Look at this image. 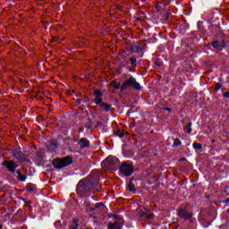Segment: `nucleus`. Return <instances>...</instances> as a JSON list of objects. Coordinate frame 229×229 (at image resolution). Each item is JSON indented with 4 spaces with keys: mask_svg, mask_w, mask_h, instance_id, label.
I'll use <instances>...</instances> for the list:
<instances>
[{
    "mask_svg": "<svg viewBox=\"0 0 229 229\" xmlns=\"http://www.w3.org/2000/svg\"><path fill=\"white\" fill-rule=\"evenodd\" d=\"M93 185L90 180L81 181L77 185V192H79V194H87V192L92 189Z\"/></svg>",
    "mask_w": 229,
    "mask_h": 229,
    "instance_id": "nucleus-1",
    "label": "nucleus"
},
{
    "mask_svg": "<svg viewBox=\"0 0 229 229\" xmlns=\"http://www.w3.org/2000/svg\"><path fill=\"white\" fill-rule=\"evenodd\" d=\"M131 87V89H135V90H140L141 87L139 82L135 80V78H129L121 87V91L126 90V89Z\"/></svg>",
    "mask_w": 229,
    "mask_h": 229,
    "instance_id": "nucleus-2",
    "label": "nucleus"
},
{
    "mask_svg": "<svg viewBox=\"0 0 229 229\" xmlns=\"http://www.w3.org/2000/svg\"><path fill=\"white\" fill-rule=\"evenodd\" d=\"M71 164H72V157L69 156L64 157L63 159H55L53 162L54 167H55V169H62V167H67V165H71Z\"/></svg>",
    "mask_w": 229,
    "mask_h": 229,
    "instance_id": "nucleus-3",
    "label": "nucleus"
},
{
    "mask_svg": "<svg viewBox=\"0 0 229 229\" xmlns=\"http://www.w3.org/2000/svg\"><path fill=\"white\" fill-rule=\"evenodd\" d=\"M119 161L117 160V158L108 157L102 162V167H106V169H109V171H112V169H115V167H117Z\"/></svg>",
    "mask_w": 229,
    "mask_h": 229,
    "instance_id": "nucleus-4",
    "label": "nucleus"
},
{
    "mask_svg": "<svg viewBox=\"0 0 229 229\" xmlns=\"http://www.w3.org/2000/svg\"><path fill=\"white\" fill-rule=\"evenodd\" d=\"M120 172L122 174H124V176H131V174H133V166L124 163L120 166Z\"/></svg>",
    "mask_w": 229,
    "mask_h": 229,
    "instance_id": "nucleus-5",
    "label": "nucleus"
},
{
    "mask_svg": "<svg viewBox=\"0 0 229 229\" xmlns=\"http://www.w3.org/2000/svg\"><path fill=\"white\" fill-rule=\"evenodd\" d=\"M146 47V40H141L136 46L131 47V51L133 53H142Z\"/></svg>",
    "mask_w": 229,
    "mask_h": 229,
    "instance_id": "nucleus-6",
    "label": "nucleus"
},
{
    "mask_svg": "<svg viewBox=\"0 0 229 229\" xmlns=\"http://www.w3.org/2000/svg\"><path fill=\"white\" fill-rule=\"evenodd\" d=\"M178 216L182 219H191V217H192V213H189V211H187V208H185L179 209Z\"/></svg>",
    "mask_w": 229,
    "mask_h": 229,
    "instance_id": "nucleus-7",
    "label": "nucleus"
},
{
    "mask_svg": "<svg viewBox=\"0 0 229 229\" xmlns=\"http://www.w3.org/2000/svg\"><path fill=\"white\" fill-rule=\"evenodd\" d=\"M2 165H5L10 173H15V169H17V165L13 161H4Z\"/></svg>",
    "mask_w": 229,
    "mask_h": 229,
    "instance_id": "nucleus-8",
    "label": "nucleus"
},
{
    "mask_svg": "<svg viewBox=\"0 0 229 229\" xmlns=\"http://www.w3.org/2000/svg\"><path fill=\"white\" fill-rule=\"evenodd\" d=\"M94 96H95V99L93 100L94 103L96 105H101V101H103V93L101 92V90L99 89H96L94 92H93Z\"/></svg>",
    "mask_w": 229,
    "mask_h": 229,
    "instance_id": "nucleus-9",
    "label": "nucleus"
},
{
    "mask_svg": "<svg viewBox=\"0 0 229 229\" xmlns=\"http://www.w3.org/2000/svg\"><path fill=\"white\" fill-rule=\"evenodd\" d=\"M139 216L140 217H143L144 219H148V220L153 219V217L155 216V215L149 214L147 208H143L140 210Z\"/></svg>",
    "mask_w": 229,
    "mask_h": 229,
    "instance_id": "nucleus-10",
    "label": "nucleus"
},
{
    "mask_svg": "<svg viewBox=\"0 0 229 229\" xmlns=\"http://www.w3.org/2000/svg\"><path fill=\"white\" fill-rule=\"evenodd\" d=\"M13 157L19 160V162H26V157H24V154L19 150H13Z\"/></svg>",
    "mask_w": 229,
    "mask_h": 229,
    "instance_id": "nucleus-11",
    "label": "nucleus"
},
{
    "mask_svg": "<svg viewBox=\"0 0 229 229\" xmlns=\"http://www.w3.org/2000/svg\"><path fill=\"white\" fill-rule=\"evenodd\" d=\"M114 218H115V222L114 224H108V228L109 229H121V227H119L117 225H118L117 221L121 220V216L116 215V216H114Z\"/></svg>",
    "mask_w": 229,
    "mask_h": 229,
    "instance_id": "nucleus-12",
    "label": "nucleus"
},
{
    "mask_svg": "<svg viewBox=\"0 0 229 229\" xmlns=\"http://www.w3.org/2000/svg\"><path fill=\"white\" fill-rule=\"evenodd\" d=\"M79 145L81 146V149H85V148H89V146H90V142H89V140L82 138L80 140Z\"/></svg>",
    "mask_w": 229,
    "mask_h": 229,
    "instance_id": "nucleus-13",
    "label": "nucleus"
},
{
    "mask_svg": "<svg viewBox=\"0 0 229 229\" xmlns=\"http://www.w3.org/2000/svg\"><path fill=\"white\" fill-rule=\"evenodd\" d=\"M212 46H213V47H215V49H219V50H221V49H223V47H225V42H223V41H213L212 42Z\"/></svg>",
    "mask_w": 229,
    "mask_h": 229,
    "instance_id": "nucleus-14",
    "label": "nucleus"
},
{
    "mask_svg": "<svg viewBox=\"0 0 229 229\" xmlns=\"http://www.w3.org/2000/svg\"><path fill=\"white\" fill-rule=\"evenodd\" d=\"M99 105L100 107H102V110H105L106 112H110V108H112V106L103 102V100H101L100 104H97Z\"/></svg>",
    "mask_w": 229,
    "mask_h": 229,
    "instance_id": "nucleus-15",
    "label": "nucleus"
},
{
    "mask_svg": "<svg viewBox=\"0 0 229 229\" xmlns=\"http://www.w3.org/2000/svg\"><path fill=\"white\" fill-rule=\"evenodd\" d=\"M127 189L130 191V192L137 191V189H135V184H133V178L130 180Z\"/></svg>",
    "mask_w": 229,
    "mask_h": 229,
    "instance_id": "nucleus-16",
    "label": "nucleus"
},
{
    "mask_svg": "<svg viewBox=\"0 0 229 229\" xmlns=\"http://www.w3.org/2000/svg\"><path fill=\"white\" fill-rule=\"evenodd\" d=\"M94 125V123H92L91 119H88V122L86 123V128L90 129Z\"/></svg>",
    "mask_w": 229,
    "mask_h": 229,
    "instance_id": "nucleus-17",
    "label": "nucleus"
},
{
    "mask_svg": "<svg viewBox=\"0 0 229 229\" xmlns=\"http://www.w3.org/2000/svg\"><path fill=\"white\" fill-rule=\"evenodd\" d=\"M115 83H116V81H111L110 85H111V87H114L116 90H119V89H121V87Z\"/></svg>",
    "mask_w": 229,
    "mask_h": 229,
    "instance_id": "nucleus-18",
    "label": "nucleus"
},
{
    "mask_svg": "<svg viewBox=\"0 0 229 229\" xmlns=\"http://www.w3.org/2000/svg\"><path fill=\"white\" fill-rule=\"evenodd\" d=\"M71 229H78V220L73 218V224L71 226Z\"/></svg>",
    "mask_w": 229,
    "mask_h": 229,
    "instance_id": "nucleus-19",
    "label": "nucleus"
},
{
    "mask_svg": "<svg viewBox=\"0 0 229 229\" xmlns=\"http://www.w3.org/2000/svg\"><path fill=\"white\" fill-rule=\"evenodd\" d=\"M176 146H182V141H180L178 139H175L174 141V148H176Z\"/></svg>",
    "mask_w": 229,
    "mask_h": 229,
    "instance_id": "nucleus-20",
    "label": "nucleus"
},
{
    "mask_svg": "<svg viewBox=\"0 0 229 229\" xmlns=\"http://www.w3.org/2000/svg\"><path fill=\"white\" fill-rule=\"evenodd\" d=\"M202 146L199 143H193V148L194 149H201Z\"/></svg>",
    "mask_w": 229,
    "mask_h": 229,
    "instance_id": "nucleus-21",
    "label": "nucleus"
},
{
    "mask_svg": "<svg viewBox=\"0 0 229 229\" xmlns=\"http://www.w3.org/2000/svg\"><path fill=\"white\" fill-rule=\"evenodd\" d=\"M115 134L117 137H120V139H123L124 137V133L122 132L121 131H117Z\"/></svg>",
    "mask_w": 229,
    "mask_h": 229,
    "instance_id": "nucleus-22",
    "label": "nucleus"
},
{
    "mask_svg": "<svg viewBox=\"0 0 229 229\" xmlns=\"http://www.w3.org/2000/svg\"><path fill=\"white\" fill-rule=\"evenodd\" d=\"M36 157L38 160H42V158H44V154L42 152H38Z\"/></svg>",
    "mask_w": 229,
    "mask_h": 229,
    "instance_id": "nucleus-23",
    "label": "nucleus"
},
{
    "mask_svg": "<svg viewBox=\"0 0 229 229\" xmlns=\"http://www.w3.org/2000/svg\"><path fill=\"white\" fill-rule=\"evenodd\" d=\"M130 61H131V65H135V64H137V58L135 57H131Z\"/></svg>",
    "mask_w": 229,
    "mask_h": 229,
    "instance_id": "nucleus-24",
    "label": "nucleus"
},
{
    "mask_svg": "<svg viewBox=\"0 0 229 229\" xmlns=\"http://www.w3.org/2000/svg\"><path fill=\"white\" fill-rule=\"evenodd\" d=\"M99 207H103V203L95 204V207L91 208V210H96V208H99Z\"/></svg>",
    "mask_w": 229,
    "mask_h": 229,
    "instance_id": "nucleus-25",
    "label": "nucleus"
},
{
    "mask_svg": "<svg viewBox=\"0 0 229 229\" xmlns=\"http://www.w3.org/2000/svg\"><path fill=\"white\" fill-rule=\"evenodd\" d=\"M18 180H20V182H26V175H20L18 176Z\"/></svg>",
    "mask_w": 229,
    "mask_h": 229,
    "instance_id": "nucleus-26",
    "label": "nucleus"
},
{
    "mask_svg": "<svg viewBox=\"0 0 229 229\" xmlns=\"http://www.w3.org/2000/svg\"><path fill=\"white\" fill-rule=\"evenodd\" d=\"M27 191H29V192H33L35 191V189L33 187H31V185H28L26 187Z\"/></svg>",
    "mask_w": 229,
    "mask_h": 229,
    "instance_id": "nucleus-27",
    "label": "nucleus"
},
{
    "mask_svg": "<svg viewBox=\"0 0 229 229\" xmlns=\"http://www.w3.org/2000/svg\"><path fill=\"white\" fill-rule=\"evenodd\" d=\"M51 144H52L53 148H58V142L56 140H52Z\"/></svg>",
    "mask_w": 229,
    "mask_h": 229,
    "instance_id": "nucleus-28",
    "label": "nucleus"
},
{
    "mask_svg": "<svg viewBox=\"0 0 229 229\" xmlns=\"http://www.w3.org/2000/svg\"><path fill=\"white\" fill-rule=\"evenodd\" d=\"M221 87H223V85H221V83H216L215 89H216V90H219V89H221Z\"/></svg>",
    "mask_w": 229,
    "mask_h": 229,
    "instance_id": "nucleus-29",
    "label": "nucleus"
},
{
    "mask_svg": "<svg viewBox=\"0 0 229 229\" xmlns=\"http://www.w3.org/2000/svg\"><path fill=\"white\" fill-rule=\"evenodd\" d=\"M16 174H18V176H21V175H22V173L21 172V170H17Z\"/></svg>",
    "mask_w": 229,
    "mask_h": 229,
    "instance_id": "nucleus-30",
    "label": "nucleus"
},
{
    "mask_svg": "<svg viewBox=\"0 0 229 229\" xmlns=\"http://www.w3.org/2000/svg\"><path fill=\"white\" fill-rule=\"evenodd\" d=\"M224 97H225V98H229V92L224 93Z\"/></svg>",
    "mask_w": 229,
    "mask_h": 229,
    "instance_id": "nucleus-31",
    "label": "nucleus"
},
{
    "mask_svg": "<svg viewBox=\"0 0 229 229\" xmlns=\"http://www.w3.org/2000/svg\"><path fill=\"white\" fill-rule=\"evenodd\" d=\"M76 103H78L80 105L81 103V99L77 98Z\"/></svg>",
    "mask_w": 229,
    "mask_h": 229,
    "instance_id": "nucleus-32",
    "label": "nucleus"
},
{
    "mask_svg": "<svg viewBox=\"0 0 229 229\" xmlns=\"http://www.w3.org/2000/svg\"><path fill=\"white\" fill-rule=\"evenodd\" d=\"M192 131V129L191 128H189L188 130H187V133H191Z\"/></svg>",
    "mask_w": 229,
    "mask_h": 229,
    "instance_id": "nucleus-33",
    "label": "nucleus"
},
{
    "mask_svg": "<svg viewBox=\"0 0 229 229\" xmlns=\"http://www.w3.org/2000/svg\"><path fill=\"white\" fill-rule=\"evenodd\" d=\"M165 110H167V112H171V108H169V107H165Z\"/></svg>",
    "mask_w": 229,
    "mask_h": 229,
    "instance_id": "nucleus-34",
    "label": "nucleus"
},
{
    "mask_svg": "<svg viewBox=\"0 0 229 229\" xmlns=\"http://www.w3.org/2000/svg\"><path fill=\"white\" fill-rule=\"evenodd\" d=\"M169 15H170L169 13L166 14L165 21H167V19H169Z\"/></svg>",
    "mask_w": 229,
    "mask_h": 229,
    "instance_id": "nucleus-35",
    "label": "nucleus"
},
{
    "mask_svg": "<svg viewBox=\"0 0 229 229\" xmlns=\"http://www.w3.org/2000/svg\"><path fill=\"white\" fill-rule=\"evenodd\" d=\"M191 126H192V123L190 122V123H188V127L191 128Z\"/></svg>",
    "mask_w": 229,
    "mask_h": 229,
    "instance_id": "nucleus-36",
    "label": "nucleus"
},
{
    "mask_svg": "<svg viewBox=\"0 0 229 229\" xmlns=\"http://www.w3.org/2000/svg\"><path fill=\"white\" fill-rule=\"evenodd\" d=\"M157 67H160L162 65V64L157 63Z\"/></svg>",
    "mask_w": 229,
    "mask_h": 229,
    "instance_id": "nucleus-37",
    "label": "nucleus"
},
{
    "mask_svg": "<svg viewBox=\"0 0 229 229\" xmlns=\"http://www.w3.org/2000/svg\"><path fill=\"white\" fill-rule=\"evenodd\" d=\"M225 203H229V199H226L225 200Z\"/></svg>",
    "mask_w": 229,
    "mask_h": 229,
    "instance_id": "nucleus-38",
    "label": "nucleus"
},
{
    "mask_svg": "<svg viewBox=\"0 0 229 229\" xmlns=\"http://www.w3.org/2000/svg\"><path fill=\"white\" fill-rule=\"evenodd\" d=\"M98 126H101V123L100 122H98Z\"/></svg>",
    "mask_w": 229,
    "mask_h": 229,
    "instance_id": "nucleus-39",
    "label": "nucleus"
},
{
    "mask_svg": "<svg viewBox=\"0 0 229 229\" xmlns=\"http://www.w3.org/2000/svg\"><path fill=\"white\" fill-rule=\"evenodd\" d=\"M0 229H3V225H0Z\"/></svg>",
    "mask_w": 229,
    "mask_h": 229,
    "instance_id": "nucleus-40",
    "label": "nucleus"
},
{
    "mask_svg": "<svg viewBox=\"0 0 229 229\" xmlns=\"http://www.w3.org/2000/svg\"><path fill=\"white\" fill-rule=\"evenodd\" d=\"M182 160H185V157H182Z\"/></svg>",
    "mask_w": 229,
    "mask_h": 229,
    "instance_id": "nucleus-41",
    "label": "nucleus"
}]
</instances>
